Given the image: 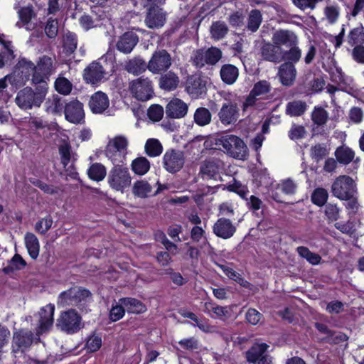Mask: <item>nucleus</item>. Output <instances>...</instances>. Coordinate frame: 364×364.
<instances>
[{
    "label": "nucleus",
    "mask_w": 364,
    "mask_h": 364,
    "mask_svg": "<svg viewBox=\"0 0 364 364\" xmlns=\"http://www.w3.org/2000/svg\"><path fill=\"white\" fill-rule=\"evenodd\" d=\"M57 68L55 55H43L36 61V70L33 73L31 82L33 85H43L53 74Z\"/></svg>",
    "instance_id": "39448f33"
},
{
    "label": "nucleus",
    "mask_w": 364,
    "mask_h": 364,
    "mask_svg": "<svg viewBox=\"0 0 364 364\" xmlns=\"http://www.w3.org/2000/svg\"><path fill=\"white\" fill-rule=\"evenodd\" d=\"M132 168L135 173L144 175L149 170L150 163L146 158L139 157L132 161Z\"/></svg>",
    "instance_id": "49530a36"
},
{
    "label": "nucleus",
    "mask_w": 364,
    "mask_h": 364,
    "mask_svg": "<svg viewBox=\"0 0 364 364\" xmlns=\"http://www.w3.org/2000/svg\"><path fill=\"white\" fill-rule=\"evenodd\" d=\"M145 152L150 157H156L163 151V146L160 141L156 139H149L145 144Z\"/></svg>",
    "instance_id": "a19ab883"
},
{
    "label": "nucleus",
    "mask_w": 364,
    "mask_h": 364,
    "mask_svg": "<svg viewBox=\"0 0 364 364\" xmlns=\"http://www.w3.org/2000/svg\"><path fill=\"white\" fill-rule=\"evenodd\" d=\"M208 58L206 50L198 49L194 51L191 57V61L196 68H201L205 65H208Z\"/></svg>",
    "instance_id": "603ef678"
},
{
    "label": "nucleus",
    "mask_w": 364,
    "mask_h": 364,
    "mask_svg": "<svg viewBox=\"0 0 364 364\" xmlns=\"http://www.w3.org/2000/svg\"><path fill=\"white\" fill-rule=\"evenodd\" d=\"M172 65L171 54L164 49L154 52L148 62V70L153 74H161L167 71Z\"/></svg>",
    "instance_id": "1a4fd4ad"
},
{
    "label": "nucleus",
    "mask_w": 364,
    "mask_h": 364,
    "mask_svg": "<svg viewBox=\"0 0 364 364\" xmlns=\"http://www.w3.org/2000/svg\"><path fill=\"white\" fill-rule=\"evenodd\" d=\"M77 38L76 34L70 32L63 36V46L66 55L73 54L77 48Z\"/></svg>",
    "instance_id": "ea45409f"
},
{
    "label": "nucleus",
    "mask_w": 364,
    "mask_h": 364,
    "mask_svg": "<svg viewBox=\"0 0 364 364\" xmlns=\"http://www.w3.org/2000/svg\"><path fill=\"white\" fill-rule=\"evenodd\" d=\"M277 188L287 195H293L296 193L297 186L291 179L288 178L279 183Z\"/></svg>",
    "instance_id": "69168bd1"
},
{
    "label": "nucleus",
    "mask_w": 364,
    "mask_h": 364,
    "mask_svg": "<svg viewBox=\"0 0 364 364\" xmlns=\"http://www.w3.org/2000/svg\"><path fill=\"white\" fill-rule=\"evenodd\" d=\"M55 326L58 329L68 334L77 333L83 326L80 315L73 309L62 311Z\"/></svg>",
    "instance_id": "423d86ee"
},
{
    "label": "nucleus",
    "mask_w": 364,
    "mask_h": 364,
    "mask_svg": "<svg viewBox=\"0 0 364 364\" xmlns=\"http://www.w3.org/2000/svg\"><path fill=\"white\" fill-rule=\"evenodd\" d=\"M58 32V22L55 19L50 18L45 27V33L50 38H55Z\"/></svg>",
    "instance_id": "338daca9"
},
{
    "label": "nucleus",
    "mask_w": 364,
    "mask_h": 364,
    "mask_svg": "<svg viewBox=\"0 0 364 364\" xmlns=\"http://www.w3.org/2000/svg\"><path fill=\"white\" fill-rule=\"evenodd\" d=\"M37 85L35 90L26 87L17 92L15 102L21 109L27 110L41 105L48 92V84Z\"/></svg>",
    "instance_id": "f257e3e1"
},
{
    "label": "nucleus",
    "mask_w": 364,
    "mask_h": 364,
    "mask_svg": "<svg viewBox=\"0 0 364 364\" xmlns=\"http://www.w3.org/2000/svg\"><path fill=\"white\" fill-rule=\"evenodd\" d=\"M91 292L81 287H73L61 292L58 298L57 304L59 306H77L83 310L85 304L91 299Z\"/></svg>",
    "instance_id": "7ed1b4c3"
},
{
    "label": "nucleus",
    "mask_w": 364,
    "mask_h": 364,
    "mask_svg": "<svg viewBox=\"0 0 364 364\" xmlns=\"http://www.w3.org/2000/svg\"><path fill=\"white\" fill-rule=\"evenodd\" d=\"M59 154L60 155L61 163L63 167H66L71 161V146L69 143L63 141L58 147Z\"/></svg>",
    "instance_id": "4d7b16f0"
},
{
    "label": "nucleus",
    "mask_w": 364,
    "mask_h": 364,
    "mask_svg": "<svg viewBox=\"0 0 364 364\" xmlns=\"http://www.w3.org/2000/svg\"><path fill=\"white\" fill-rule=\"evenodd\" d=\"M106 156L111 160L114 166H121L123 164L127 154L119 152V151L111 149V147L106 146L105 149Z\"/></svg>",
    "instance_id": "5fc2aeb1"
},
{
    "label": "nucleus",
    "mask_w": 364,
    "mask_h": 364,
    "mask_svg": "<svg viewBox=\"0 0 364 364\" xmlns=\"http://www.w3.org/2000/svg\"><path fill=\"white\" fill-rule=\"evenodd\" d=\"M272 41L280 47H282V46L289 47L297 44L298 39L293 31L280 29L273 33Z\"/></svg>",
    "instance_id": "b1692460"
},
{
    "label": "nucleus",
    "mask_w": 364,
    "mask_h": 364,
    "mask_svg": "<svg viewBox=\"0 0 364 364\" xmlns=\"http://www.w3.org/2000/svg\"><path fill=\"white\" fill-rule=\"evenodd\" d=\"M53 219L50 215L42 218L35 225V230L41 235L46 234L51 228Z\"/></svg>",
    "instance_id": "0e129e2a"
},
{
    "label": "nucleus",
    "mask_w": 364,
    "mask_h": 364,
    "mask_svg": "<svg viewBox=\"0 0 364 364\" xmlns=\"http://www.w3.org/2000/svg\"><path fill=\"white\" fill-rule=\"evenodd\" d=\"M88 106L93 113L102 114L109 107V100L105 92L97 91L90 97Z\"/></svg>",
    "instance_id": "5701e85b"
},
{
    "label": "nucleus",
    "mask_w": 364,
    "mask_h": 364,
    "mask_svg": "<svg viewBox=\"0 0 364 364\" xmlns=\"http://www.w3.org/2000/svg\"><path fill=\"white\" fill-rule=\"evenodd\" d=\"M107 146L119 152L127 154L128 140L124 136H117L111 139Z\"/></svg>",
    "instance_id": "8fccbe9b"
},
{
    "label": "nucleus",
    "mask_w": 364,
    "mask_h": 364,
    "mask_svg": "<svg viewBox=\"0 0 364 364\" xmlns=\"http://www.w3.org/2000/svg\"><path fill=\"white\" fill-rule=\"evenodd\" d=\"M129 90L136 99L147 101L154 95L152 82L148 77H140L129 83Z\"/></svg>",
    "instance_id": "9d476101"
},
{
    "label": "nucleus",
    "mask_w": 364,
    "mask_h": 364,
    "mask_svg": "<svg viewBox=\"0 0 364 364\" xmlns=\"http://www.w3.org/2000/svg\"><path fill=\"white\" fill-rule=\"evenodd\" d=\"M185 156L183 151L177 149L167 150L163 156L164 168L168 173H175L184 166Z\"/></svg>",
    "instance_id": "9b49d317"
},
{
    "label": "nucleus",
    "mask_w": 364,
    "mask_h": 364,
    "mask_svg": "<svg viewBox=\"0 0 364 364\" xmlns=\"http://www.w3.org/2000/svg\"><path fill=\"white\" fill-rule=\"evenodd\" d=\"M65 119L73 124H81L84 122L85 112L83 104L78 100L70 101L64 107Z\"/></svg>",
    "instance_id": "dca6fc26"
},
{
    "label": "nucleus",
    "mask_w": 364,
    "mask_h": 364,
    "mask_svg": "<svg viewBox=\"0 0 364 364\" xmlns=\"http://www.w3.org/2000/svg\"><path fill=\"white\" fill-rule=\"evenodd\" d=\"M328 197V193L325 188H317L311 194V200L315 205L322 206L326 203Z\"/></svg>",
    "instance_id": "bf43d9fd"
},
{
    "label": "nucleus",
    "mask_w": 364,
    "mask_h": 364,
    "mask_svg": "<svg viewBox=\"0 0 364 364\" xmlns=\"http://www.w3.org/2000/svg\"><path fill=\"white\" fill-rule=\"evenodd\" d=\"M106 174V168L100 163L92 164L87 170L89 178L95 181H102L105 178Z\"/></svg>",
    "instance_id": "e433bc0d"
},
{
    "label": "nucleus",
    "mask_w": 364,
    "mask_h": 364,
    "mask_svg": "<svg viewBox=\"0 0 364 364\" xmlns=\"http://www.w3.org/2000/svg\"><path fill=\"white\" fill-rule=\"evenodd\" d=\"M220 161L216 159H208L202 161L199 175L205 178H214L219 173Z\"/></svg>",
    "instance_id": "a878e982"
},
{
    "label": "nucleus",
    "mask_w": 364,
    "mask_h": 364,
    "mask_svg": "<svg viewBox=\"0 0 364 364\" xmlns=\"http://www.w3.org/2000/svg\"><path fill=\"white\" fill-rule=\"evenodd\" d=\"M219 267L223 269L224 273L231 279L237 282L240 286L244 287H249L250 283L244 279L239 273L235 272L233 269L225 267L224 265H219Z\"/></svg>",
    "instance_id": "13d9d810"
},
{
    "label": "nucleus",
    "mask_w": 364,
    "mask_h": 364,
    "mask_svg": "<svg viewBox=\"0 0 364 364\" xmlns=\"http://www.w3.org/2000/svg\"><path fill=\"white\" fill-rule=\"evenodd\" d=\"M277 75L280 82L287 87L291 86L296 80V70L291 62L283 63L278 69Z\"/></svg>",
    "instance_id": "4be33fe9"
},
{
    "label": "nucleus",
    "mask_w": 364,
    "mask_h": 364,
    "mask_svg": "<svg viewBox=\"0 0 364 364\" xmlns=\"http://www.w3.org/2000/svg\"><path fill=\"white\" fill-rule=\"evenodd\" d=\"M167 19V14L162 8L146 9L144 23L150 29L156 30L162 28Z\"/></svg>",
    "instance_id": "2eb2a0df"
},
{
    "label": "nucleus",
    "mask_w": 364,
    "mask_h": 364,
    "mask_svg": "<svg viewBox=\"0 0 364 364\" xmlns=\"http://www.w3.org/2000/svg\"><path fill=\"white\" fill-rule=\"evenodd\" d=\"M296 252L300 257L306 259L313 265L318 264L321 261V257L319 255L311 252L306 247L299 246L296 248Z\"/></svg>",
    "instance_id": "37998d69"
},
{
    "label": "nucleus",
    "mask_w": 364,
    "mask_h": 364,
    "mask_svg": "<svg viewBox=\"0 0 364 364\" xmlns=\"http://www.w3.org/2000/svg\"><path fill=\"white\" fill-rule=\"evenodd\" d=\"M180 80L178 76L172 71L161 75L159 78V87L166 91H171L177 88Z\"/></svg>",
    "instance_id": "c85d7f7f"
},
{
    "label": "nucleus",
    "mask_w": 364,
    "mask_h": 364,
    "mask_svg": "<svg viewBox=\"0 0 364 364\" xmlns=\"http://www.w3.org/2000/svg\"><path fill=\"white\" fill-rule=\"evenodd\" d=\"M205 311L208 313L213 312L215 316L221 318L228 317L230 316L228 307L221 306L212 302H206L205 304Z\"/></svg>",
    "instance_id": "6e6d98bb"
},
{
    "label": "nucleus",
    "mask_w": 364,
    "mask_h": 364,
    "mask_svg": "<svg viewBox=\"0 0 364 364\" xmlns=\"http://www.w3.org/2000/svg\"><path fill=\"white\" fill-rule=\"evenodd\" d=\"M307 104L302 100H293L287 104L286 114L291 117H300L307 109Z\"/></svg>",
    "instance_id": "72a5a7b5"
},
{
    "label": "nucleus",
    "mask_w": 364,
    "mask_h": 364,
    "mask_svg": "<svg viewBox=\"0 0 364 364\" xmlns=\"http://www.w3.org/2000/svg\"><path fill=\"white\" fill-rule=\"evenodd\" d=\"M328 223L336 221L340 216V208L335 204L328 203L324 209Z\"/></svg>",
    "instance_id": "680f3d73"
},
{
    "label": "nucleus",
    "mask_w": 364,
    "mask_h": 364,
    "mask_svg": "<svg viewBox=\"0 0 364 364\" xmlns=\"http://www.w3.org/2000/svg\"><path fill=\"white\" fill-rule=\"evenodd\" d=\"M55 90L63 95H69L73 90V84L65 77L59 76L55 81Z\"/></svg>",
    "instance_id": "a18cd8bd"
},
{
    "label": "nucleus",
    "mask_w": 364,
    "mask_h": 364,
    "mask_svg": "<svg viewBox=\"0 0 364 364\" xmlns=\"http://www.w3.org/2000/svg\"><path fill=\"white\" fill-rule=\"evenodd\" d=\"M138 42V36L133 31H127L119 38L116 47L119 51L128 54L132 51Z\"/></svg>",
    "instance_id": "412c9836"
},
{
    "label": "nucleus",
    "mask_w": 364,
    "mask_h": 364,
    "mask_svg": "<svg viewBox=\"0 0 364 364\" xmlns=\"http://www.w3.org/2000/svg\"><path fill=\"white\" fill-rule=\"evenodd\" d=\"M125 70L134 75H139L148 70V63L139 56L134 57L125 63Z\"/></svg>",
    "instance_id": "bb28decb"
},
{
    "label": "nucleus",
    "mask_w": 364,
    "mask_h": 364,
    "mask_svg": "<svg viewBox=\"0 0 364 364\" xmlns=\"http://www.w3.org/2000/svg\"><path fill=\"white\" fill-rule=\"evenodd\" d=\"M269 346L266 343H255L247 352L246 356L248 362L256 363L262 356H268L264 354Z\"/></svg>",
    "instance_id": "7c9ffc66"
},
{
    "label": "nucleus",
    "mask_w": 364,
    "mask_h": 364,
    "mask_svg": "<svg viewBox=\"0 0 364 364\" xmlns=\"http://www.w3.org/2000/svg\"><path fill=\"white\" fill-rule=\"evenodd\" d=\"M24 241L30 257L33 259H36L40 251L38 239L33 233L26 232L24 236Z\"/></svg>",
    "instance_id": "2f4dec72"
},
{
    "label": "nucleus",
    "mask_w": 364,
    "mask_h": 364,
    "mask_svg": "<svg viewBox=\"0 0 364 364\" xmlns=\"http://www.w3.org/2000/svg\"><path fill=\"white\" fill-rule=\"evenodd\" d=\"M164 115V109L159 105H153L148 109L149 117L154 121L159 122L161 119Z\"/></svg>",
    "instance_id": "774afa93"
},
{
    "label": "nucleus",
    "mask_w": 364,
    "mask_h": 364,
    "mask_svg": "<svg viewBox=\"0 0 364 364\" xmlns=\"http://www.w3.org/2000/svg\"><path fill=\"white\" fill-rule=\"evenodd\" d=\"M33 340V333L31 331L20 329L14 332L12 341V353L14 356L18 353H23L25 349L31 346Z\"/></svg>",
    "instance_id": "ddd939ff"
},
{
    "label": "nucleus",
    "mask_w": 364,
    "mask_h": 364,
    "mask_svg": "<svg viewBox=\"0 0 364 364\" xmlns=\"http://www.w3.org/2000/svg\"><path fill=\"white\" fill-rule=\"evenodd\" d=\"M262 21V16L259 10L253 9L250 12L247 28L252 32H256Z\"/></svg>",
    "instance_id": "79ce46f5"
},
{
    "label": "nucleus",
    "mask_w": 364,
    "mask_h": 364,
    "mask_svg": "<svg viewBox=\"0 0 364 364\" xmlns=\"http://www.w3.org/2000/svg\"><path fill=\"white\" fill-rule=\"evenodd\" d=\"M348 41L352 46H361L364 43V28L359 26L351 30L348 36Z\"/></svg>",
    "instance_id": "09e8293b"
},
{
    "label": "nucleus",
    "mask_w": 364,
    "mask_h": 364,
    "mask_svg": "<svg viewBox=\"0 0 364 364\" xmlns=\"http://www.w3.org/2000/svg\"><path fill=\"white\" fill-rule=\"evenodd\" d=\"M271 90L272 87L268 81L260 80L256 82L243 103V110L246 111L249 107L263 109L264 108V104L262 100L272 97V95L270 94Z\"/></svg>",
    "instance_id": "20e7f679"
},
{
    "label": "nucleus",
    "mask_w": 364,
    "mask_h": 364,
    "mask_svg": "<svg viewBox=\"0 0 364 364\" xmlns=\"http://www.w3.org/2000/svg\"><path fill=\"white\" fill-rule=\"evenodd\" d=\"M296 45L289 46V50H283V60L291 62L292 65L299 61L301 57V50Z\"/></svg>",
    "instance_id": "c03bdc74"
},
{
    "label": "nucleus",
    "mask_w": 364,
    "mask_h": 364,
    "mask_svg": "<svg viewBox=\"0 0 364 364\" xmlns=\"http://www.w3.org/2000/svg\"><path fill=\"white\" fill-rule=\"evenodd\" d=\"M311 118L314 124L318 127H323L328 119V112L321 106L314 107Z\"/></svg>",
    "instance_id": "4c0bfd02"
},
{
    "label": "nucleus",
    "mask_w": 364,
    "mask_h": 364,
    "mask_svg": "<svg viewBox=\"0 0 364 364\" xmlns=\"http://www.w3.org/2000/svg\"><path fill=\"white\" fill-rule=\"evenodd\" d=\"M120 302L129 313L141 314L146 310V306L134 298H123L120 299Z\"/></svg>",
    "instance_id": "f704fd0d"
},
{
    "label": "nucleus",
    "mask_w": 364,
    "mask_h": 364,
    "mask_svg": "<svg viewBox=\"0 0 364 364\" xmlns=\"http://www.w3.org/2000/svg\"><path fill=\"white\" fill-rule=\"evenodd\" d=\"M186 90L193 98H197L206 92V82L198 75L189 76Z\"/></svg>",
    "instance_id": "aec40b11"
},
{
    "label": "nucleus",
    "mask_w": 364,
    "mask_h": 364,
    "mask_svg": "<svg viewBox=\"0 0 364 364\" xmlns=\"http://www.w3.org/2000/svg\"><path fill=\"white\" fill-rule=\"evenodd\" d=\"M107 181L112 188L123 192L131 185V176L128 168L122 166H114L109 173Z\"/></svg>",
    "instance_id": "6e6552de"
},
{
    "label": "nucleus",
    "mask_w": 364,
    "mask_h": 364,
    "mask_svg": "<svg viewBox=\"0 0 364 364\" xmlns=\"http://www.w3.org/2000/svg\"><path fill=\"white\" fill-rule=\"evenodd\" d=\"M336 160L342 164H349L355 157V152L348 146L343 145L335 151Z\"/></svg>",
    "instance_id": "c9c22d12"
},
{
    "label": "nucleus",
    "mask_w": 364,
    "mask_h": 364,
    "mask_svg": "<svg viewBox=\"0 0 364 364\" xmlns=\"http://www.w3.org/2000/svg\"><path fill=\"white\" fill-rule=\"evenodd\" d=\"M28 80V75H23V71L21 73L14 72L11 75H8L5 77L0 79V92H3V90L7 87V80H9L12 85L18 87L24 85Z\"/></svg>",
    "instance_id": "cd10ccee"
},
{
    "label": "nucleus",
    "mask_w": 364,
    "mask_h": 364,
    "mask_svg": "<svg viewBox=\"0 0 364 364\" xmlns=\"http://www.w3.org/2000/svg\"><path fill=\"white\" fill-rule=\"evenodd\" d=\"M215 145L230 156L245 160L248 156V148L243 140L233 134H226L216 139Z\"/></svg>",
    "instance_id": "f03ea898"
},
{
    "label": "nucleus",
    "mask_w": 364,
    "mask_h": 364,
    "mask_svg": "<svg viewBox=\"0 0 364 364\" xmlns=\"http://www.w3.org/2000/svg\"><path fill=\"white\" fill-rule=\"evenodd\" d=\"M46 111L49 113H60L63 108L62 98L57 95H53L46 102Z\"/></svg>",
    "instance_id": "de8ad7c7"
},
{
    "label": "nucleus",
    "mask_w": 364,
    "mask_h": 364,
    "mask_svg": "<svg viewBox=\"0 0 364 364\" xmlns=\"http://www.w3.org/2000/svg\"><path fill=\"white\" fill-rule=\"evenodd\" d=\"M236 226L228 218H219L213 226V233L224 240L232 237L236 232Z\"/></svg>",
    "instance_id": "6ab92c4d"
},
{
    "label": "nucleus",
    "mask_w": 364,
    "mask_h": 364,
    "mask_svg": "<svg viewBox=\"0 0 364 364\" xmlns=\"http://www.w3.org/2000/svg\"><path fill=\"white\" fill-rule=\"evenodd\" d=\"M106 75L105 69L97 61L89 64L83 70V80L86 83L96 85L102 82Z\"/></svg>",
    "instance_id": "f8f14e48"
},
{
    "label": "nucleus",
    "mask_w": 364,
    "mask_h": 364,
    "mask_svg": "<svg viewBox=\"0 0 364 364\" xmlns=\"http://www.w3.org/2000/svg\"><path fill=\"white\" fill-rule=\"evenodd\" d=\"M328 154V151L324 144H318L311 148V156L316 162L320 161Z\"/></svg>",
    "instance_id": "052dcab7"
},
{
    "label": "nucleus",
    "mask_w": 364,
    "mask_h": 364,
    "mask_svg": "<svg viewBox=\"0 0 364 364\" xmlns=\"http://www.w3.org/2000/svg\"><path fill=\"white\" fill-rule=\"evenodd\" d=\"M151 192V186L146 181H139L135 182L133 186L134 194L139 198H146Z\"/></svg>",
    "instance_id": "3c124183"
},
{
    "label": "nucleus",
    "mask_w": 364,
    "mask_h": 364,
    "mask_svg": "<svg viewBox=\"0 0 364 364\" xmlns=\"http://www.w3.org/2000/svg\"><path fill=\"white\" fill-rule=\"evenodd\" d=\"M212 115L209 109L203 107L196 109L193 115L195 123L200 127L209 124Z\"/></svg>",
    "instance_id": "58836bf2"
},
{
    "label": "nucleus",
    "mask_w": 364,
    "mask_h": 364,
    "mask_svg": "<svg viewBox=\"0 0 364 364\" xmlns=\"http://www.w3.org/2000/svg\"><path fill=\"white\" fill-rule=\"evenodd\" d=\"M229 32V28L225 22L216 21L210 27V34L212 39L220 41L224 38Z\"/></svg>",
    "instance_id": "473e14b6"
},
{
    "label": "nucleus",
    "mask_w": 364,
    "mask_h": 364,
    "mask_svg": "<svg viewBox=\"0 0 364 364\" xmlns=\"http://www.w3.org/2000/svg\"><path fill=\"white\" fill-rule=\"evenodd\" d=\"M239 107L236 102L228 101L223 104L218 117L220 122L225 126L234 124L239 117Z\"/></svg>",
    "instance_id": "4468645a"
},
{
    "label": "nucleus",
    "mask_w": 364,
    "mask_h": 364,
    "mask_svg": "<svg viewBox=\"0 0 364 364\" xmlns=\"http://www.w3.org/2000/svg\"><path fill=\"white\" fill-rule=\"evenodd\" d=\"M188 111V105L178 98L171 100L166 107V114L170 118H181Z\"/></svg>",
    "instance_id": "393cba45"
},
{
    "label": "nucleus",
    "mask_w": 364,
    "mask_h": 364,
    "mask_svg": "<svg viewBox=\"0 0 364 364\" xmlns=\"http://www.w3.org/2000/svg\"><path fill=\"white\" fill-rule=\"evenodd\" d=\"M331 191L333 196L340 200L350 198L357 193L354 180L346 175L337 177L331 185Z\"/></svg>",
    "instance_id": "0eeeda50"
},
{
    "label": "nucleus",
    "mask_w": 364,
    "mask_h": 364,
    "mask_svg": "<svg viewBox=\"0 0 364 364\" xmlns=\"http://www.w3.org/2000/svg\"><path fill=\"white\" fill-rule=\"evenodd\" d=\"M220 75L223 82L232 85L237 79L239 70L236 66L232 64H225L220 68Z\"/></svg>",
    "instance_id": "c756f323"
},
{
    "label": "nucleus",
    "mask_w": 364,
    "mask_h": 364,
    "mask_svg": "<svg viewBox=\"0 0 364 364\" xmlns=\"http://www.w3.org/2000/svg\"><path fill=\"white\" fill-rule=\"evenodd\" d=\"M54 311L55 306L50 304L41 309L38 313V325L36 328L37 335L43 334L52 327L53 324Z\"/></svg>",
    "instance_id": "a211bd4d"
},
{
    "label": "nucleus",
    "mask_w": 364,
    "mask_h": 364,
    "mask_svg": "<svg viewBox=\"0 0 364 364\" xmlns=\"http://www.w3.org/2000/svg\"><path fill=\"white\" fill-rule=\"evenodd\" d=\"M260 54L264 60L279 63L283 61V49L272 41H263L260 48Z\"/></svg>",
    "instance_id": "f3484780"
},
{
    "label": "nucleus",
    "mask_w": 364,
    "mask_h": 364,
    "mask_svg": "<svg viewBox=\"0 0 364 364\" xmlns=\"http://www.w3.org/2000/svg\"><path fill=\"white\" fill-rule=\"evenodd\" d=\"M206 50L208 57V58L209 65H216L223 57L222 50L217 47L211 46Z\"/></svg>",
    "instance_id": "e2e57ef3"
},
{
    "label": "nucleus",
    "mask_w": 364,
    "mask_h": 364,
    "mask_svg": "<svg viewBox=\"0 0 364 364\" xmlns=\"http://www.w3.org/2000/svg\"><path fill=\"white\" fill-rule=\"evenodd\" d=\"M18 16L23 25L26 26L27 30H32L33 27H31L29 24L31 18L35 16L33 6H26L21 8L18 11Z\"/></svg>",
    "instance_id": "864d4df0"
}]
</instances>
